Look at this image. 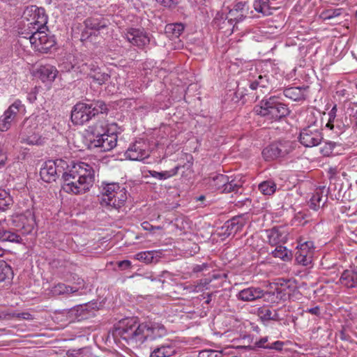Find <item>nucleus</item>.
Returning <instances> with one entry per match:
<instances>
[{
  "mask_svg": "<svg viewBox=\"0 0 357 357\" xmlns=\"http://www.w3.org/2000/svg\"><path fill=\"white\" fill-rule=\"evenodd\" d=\"M62 173V190L67 193L82 195L89 191L95 182L93 167L84 162L74 164L71 168L63 172L56 161L45 162L40 169V176L45 182L55 181Z\"/></svg>",
  "mask_w": 357,
  "mask_h": 357,
  "instance_id": "1",
  "label": "nucleus"
},
{
  "mask_svg": "<svg viewBox=\"0 0 357 357\" xmlns=\"http://www.w3.org/2000/svg\"><path fill=\"white\" fill-rule=\"evenodd\" d=\"M166 333V328L161 323L151 320L139 323L133 317L120 321L115 328L116 335L128 344L141 345L146 340H154Z\"/></svg>",
  "mask_w": 357,
  "mask_h": 357,
  "instance_id": "2",
  "label": "nucleus"
},
{
  "mask_svg": "<svg viewBox=\"0 0 357 357\" xmlns=\"http://www.w3.org/2000/svg\"><path fill=\"white\" fill-rule=\"evenodd\" d=\"M108 111L105 103L102 100L89 103L79 102L71 111V120L74 124L83 125L99 114H106Z\"/></svg>",
  "mask_w": 357,
  "mask_h": 357,
  "instance_id": "3",
  "label": "nucleus"
},
{
  "mask_svg": "<svg viewBox=\"0 0 357 357\" xmlns=\"http://www.w3.org/2000/svg\"><path fill=\"white\" fill-rule=\"evenodd\" d=\"M92 137L90 138L89 148H100V151L106 152L113 149L117 144V135L107 133V124L105 121H99L90 127Z\"/></svg>",
  "mask_w": 357,
  "mask_h": 357,
  "instance_id": "4",
  "label": "nucleus"
},
{
  "mask_svg": "<svg viewBox=\"0 0 357 357\" xmlns=\"http://www.w3.org/2000/svg\"><path fill=\"white\" fill-rule=\"evenodd\" d=\"M261 105L255 107V112L267 121H277L288 116L290 110L287 105L280 101L277 96L263 99Z\"/></svg>",
  "mask_w": 357,
  "mask_h": 357,
  "instance_id": "5",
  "label": "nucleus"
},
{
  "mask_svg": "<svg viewBox=\"0 0 357 357\" xmlns=\"http://www.w3.org/2000/svg\"><path fill=\"white\" fill-rule=\"evenodd\" d=\"M127 199L126 190L116 183L107 184L102 189L100 203L102 206L118 209Z\"/></svg>",
  "mask_w": 357,
  "mask_h": 357,
  "instance_id": "6",
  "label": "nucleus"
},
{
  "mask_svg": "<svg viewBox=\"0 0 357 357\" xmlns=\"http://www.w3.org/2000/svg\"><path fill=\"white\" fill-rule=\"evenodd\" d=\"M294 149L292 142L287 140L278 141L266 146L262 152V156L266 161H273L284 158Z\"/></svg>",
  "mask_w": 357,
  "mask_h": 357,
  "instance_id": "7",
  "label": "nucleus"
},
{
  "mask_svg": "<svg viewBox=\"0 0 357 357\" xmlns=\"http://www.w3.org/2000/svg\"><path fill=\"white\" fill-rule=\"evenodd\" d=\"M22 17L29 22V29L31 31L36 29H45L48 19L45 9L34 5L27 6L24 10Z\"/></svg>",
  "mask_w": 357,
  "mask_h": 357,
  "instance_id": "8",
  "label": "nucleus"
},
{
  "mask_svg": "<svg viewBox=\"0 0 357 357\" xmlns=\"http://www.w3.org/2000/svg\"><path fill=\"white\" fill-rule=\"evenodd\" d=\"M45 29H36L31 31V35L29 37L30 43L35 49L38 50H49L54 44V40L47 36Z\"/></svg>",
  "mask_w": 357,
  "mask_h": 357,
  "instance_id": "9",
  "label": "nucleus"
},
{
  "mask_svg": "<svg viewBox=\"0 0 357 357\" xmlns=\"http://www.w3.org/2000/svg\"><path fill=\"white\" fill-rule=\"evenodd\" d=\"M323 139L321 131L314 126L303 128L299 137L301 144L306 147H312L319 145Z\"/></svg>",
  "mask_w": 357,
  "mask_h": 357,
  "instance_id": "10",
  "label": "nucleus"
},
{
  "mask_svg": "<svg viewBox=\"0 0 357 357\" xmlns=\"http://www.w3.org/2000/svg\"><path fill=\"white\" fill-rule=\"evenodd\" d=\"M314 246L312 241H306L297 246L295 259L298 264L308 266L311 264L314 254Z\"/></svg>",
  "mask_w": 357,
  "mask_h": 357,
  "instance_id": "11",
  "label": "nucleus"
},
{
  "mask_svg": "<svg viewBox=\"0 0 357 357\" xmlns=\"http://www.w3.org/2000/svg\"><path fill=\"white\" fill-rule=\"evenodd\" d=\"M125 155L130 160H143L149 156L148 145L143 140L136 141L130 145Z\"/></svg>",
  "mask_w": 357,
  "mask_h": 357,
  "instance_id": "12",
  "label": "nucleus"
},
{
  "mask_svg": "<svg viewBox=\"0 0 357 357\" xmlns=\"http://www.w3.org/2000/svg\"><path fill=\"white\" fill-rule=\"evenodd\" d=\"M123 37L138 47H142L150 42L149 37L144 29L128 28L124 32Z\"/></svg>",
  "mask_w": 357,
  "mask_h": 357,
  "instance_id": "13",
  "label": "nucleus"
},
{
  "mask_svg": "<svg viewBox=\"0 0 357 357\" xmlns=\"http://www.w3.org/2000/svg\"><path fill=\"white\" fill-rule=\"evenodd\" d=\"M13 222L19 229L23 230L24 234L30 233L36 225L34 215L30 211L15 215L13 219Z\"/></svg>",
  "mask_w": 357,
  "mask_h": 357,
  "instance_id": "14",
  "label": "nucleus"
},
{
  "mask_svg": "<svg viewBox=\"0 0 357 357\" xmlns=\"http://www.w3.org/2000/svg\"><path fill=\"white\" fill-rule=\"evenodd\" d=\"M246 224V220L243 215H237L226 221L221 229L222 235L225 237L234 236L240 231Z\"/></svg>",
  "mask_w": 357,
  "mask_h": 357,
  "instance_id": "15",
  "label": "nucleus"
},
{
  "mask_svg": "<svg viewBox=\"0 0 357 357\" xmlns=\"http://www.w3.org/2000/svg\"><path fill=\"white\" fill-rule=\"evenodd\" d=\"M264 295V290L260 287H249L241 290L236 298L238 301L251 302L261 298Z\"/></svg>",
  "mask_w": 357,
  "mask_h": 357,
  "instance_id": "16",
  "label": "nucleus"
},
{
  "mask_svg": "<svg viewBox=\"0 0 357 357\" xmlns=\"http://www.w3.org/2000/svg\"><path fill=\"white\" fill-rule=\"evenodd\" d=\"M256 314L264 324H266L270 321H279L282 320L278 314V310H273L269 306L264 305L258 307Z\"/></svg>",
  "mask_w": 357,
  "mask_h": 357,
  "instance_id": "17",
  "label": "nucleus"
},
{
  "mask_svg": "<svg viewBox=\"0 0 357 357\" xmlns=\"http://www.w3.org/2000/svg\"><path fill=\"white\" fill-rule=\"evenodd\" d=\"M288 295L285 289L281 287H277L273 291H264V301L272 304H278L281 301H286Z\"/></svg>",
  "mask_w": 357,
  "mask_h": 357,
  "instance_id": "18",
  "label": "nucleus"
},
{
  "mask_svg": "<svg viewBox=\"0 0 357 357\" xmlns=\"http://www.w3.org/2000/svg\"><path fill=\"white\" fill-rule=\"evenodd\" d=\"M59 71L56 67L52 65L40 66L37 71L36 75L43 82H53L58 75Z\"/></svg>",
  "mask_w": 357,
  "mask_h": 357,
  "instance_id": "19",
  "label": "nucleus"
},
{
  "mask_svg": "<svg viewBox=\"0 0 357 357\" xmlns=\"http://www.w3.org/2000/svg\"><path fill=\"white\" fill-rule=\"evenodd\" d=\"M324 189V186L321 188L320 187L317 188L315 192L313 193L308 203L309 207L311 209L317 211L326 204L328 197L327 195H325V197L323 196Z\"/></svg>",
  "mask_w": 357,
  "mask_h": 357,
  "instance_id": "20",
  "label": "nucleus"
},
{
  "mask_svg": "<svg viewBox=\"0 0 357 357\" xmlns=\"http://www.w3.org/2000/svg\"><path fill=\"white\" fill-rule=\"evenodd\" d=\"M266 237L269 244L276 245L278 243H284L286 241L287 235L283 229L273 227L266 230Z\"/></svg>",
  "mask_w": 357,
  "mask_h": 357,
  "instance_id": "21",
  "label": "nucleus"
},
{
  "mask_svg": "<svg viewBox=\"0 0 357 357\" xmlns=\"http://www.w3.org/2000/svg\"><path fill=\"white\" fill-rule=\"evenodd\" d=\"M308 86L290 87L284 90L285 97L294 101H300L306 98V91Z\"/></svg>",
  "mask_w": 357,
  "mask_h": 357,
  "instance_id": "22",
  "label": "nucleus"
},
{
  "mask_svg": "<svg viewBox=\"0 0 357 357\" xmlns=\"http://www.w3.org/2000/svg\"><path fill=\"white\" fill-rule=\"evenodd\" d=\"M228 176L224 174H218L209 178V185L215 190H220L223 192L224 188L227 183Z\"/></svg>",
  "mask_w": 357,
  "mask_h": 357,
  "instance_id": "23",
  "label": "nucleus"
},
{
  "mask_svg": "<svg viewBox=\"0 0 357 357\" xmlns=\"http://www.w3.org/2000/svg\"><path fill=\"white\" fill-rule=\"evenodd\" d=\"M84 23L86 28L100 31L107 26L108 21L102 17H90L86 19Z\"/></svg>",
  "mask_w": 357,
  "mask_h": 357,
  "instance_id": "24",
  "label": "nucleus"
},
{
  "mask_svg": "<svg viewBox=\"0 0 357 357\" xmlns=\"http://www.w3.org/2000/svg\"><path fill=\"white\" fill-rule=\"evenodd\" d=\"M184 30L182 23L168 24L165 26V33L170 39L178 38Z\"/></svg>",
  "mask_w": 357,
  "mask_h": 357,
  "instance_id": "25",
  "label": "nucleus"
},
{
  "mask_svg": "<svg viewBox=\"0 0 357 357\" xmlns=\"http://www.w3.org/2000/svg\"><path fill=\"white\" fill-rule=\"evenodd\" d=\"M253 6L257 13H261L264 16H268L273 13L270 0H255Z\"/></svg>",
  "mask_w": 357,
  "mask_h": 357,
  "instance_id": "26",
  "label": "nucleus"
},
{
  "mask_svg": "<svg viewBox=\"0 0 357 357\" xmlns=\"http://www.w3.org/2000/svg\"><path fill=\"white\" fill-rule=\"evenodd\" d=\"M89 78L92 79L94 83L102 85L110 78V76L109 74L102 72L100 68L96 65L92 70Z\"/></svg>",
  "mask_w": 357,
  "mask_h": 357,
  "instance_id": "27",
  "label": "nucleus"
},
{
  "mask_svg": "<svg viewBox=\"0 0 357 357\" xmlns=\"http://www.w3.org/2000/svg\"><path fill=\"white\" fill-rule=\"evenodd\" d=\"M20 142L25 143L29 145H38L41 144V138L39 135L32 133L29 135V132L26 130V128H24V130L20 134Z\"/></svg>",
  "mask_w": 357,
  "mask_h": 357,
  "instance_id": "28",
  "label": "nucleus"
},
{
  "mask_svg": "<svg viewBox=\"0 0 357 357\" xmlns=\"http://www.w3.org/2000/svg\"><path fill=\"white\" fill-rule=\"evenodd\" d=\"M158 252L155 250L144 251L135 255V259L146 264L156 263L158 261Z\"/></svg>",
  "mask_w": 357,
  "mask_h": 357,
  "instance_id": "29",
  "label": "nucleus"
},
{
  "mask_svg": "<svg viewBox=\"0 0 357 357\" xmlns=\"http://www.w3.org/2000/svg\"><path fill=\"white\" fill-rule=\"evenodd\" d=\"M175 353V349L170 345H162L155 349L150 357H169Z\"/></svg>",
  "mask_w": 357,
  "mask_h": 357,
  "instance_id": "30",
  "label": "nucleus"
},
{
  "mask_svg": "<svg viewBox=\"0 0 357 357\" xmlns=\"http://www.w3.org/2000/svg\"><path fill=\"white\" fill-rule=\"evenodd\" d=\"M78 288L59 283L52 288V292L56 295H70L78 291Z\"/></svg>",
  "mask_w": 357,
  "mask_h": 357,
  "instance_id": "31",
  "label": "nucleus"
},
{
  "mask_svg": "<svg viewBox=\"0 0 357 357\" xmlns=\"http://www.w3.org/2000/svg\"><path fill=\"white\" fill-rule=\"evenodd\" d=\"M179 168V166H176L174 168L169 171H163L161 172H158L155 170H149V173L152 177L155 178H157L158 180H165L173 176L176 175Z\"/></svg>",
  "mask_w": 357,
  "mask_h": 357,
  "instance_id": "32",
  "label": "nucleus"
},
{
  "mask_svg": "<svg viewBox=\"0 0 357 357\" xmlns=\"http://www.w3.org/2000/svg\"><path fill=\"white\" fill-rule=\"evenodd\" d=\"M86 314V308L82 305H79L72 307L68 312L69 317L71 319H77L78 321L85 319Z\"/></svg>",
  "mask_w": 357,
  "mask_h": 357,
  "instance_id": "33",
  "label": "nucleus"
},
{
  "mask_svg": "<svg viewBox=\"0 0 357 357\" xmlns=\"http://www.w3.org/2000/svg\"><path fill=\"white\" fill-rule=\"evenodd\" d=\"M21 236L13 230L0 229V241L20 243Z\"/></svg>",
  "mask_w": 357,
  "mask_h": 357,
  "instance_id": "34",
  "label": "nucleus"
},
{
  "mask_svg": "<svg viewBox=\"0 0 357 357\" xmlns=\"http://www.w3.org/2000/svg\"><path fill=\"white\" fill-rule=\"evenodd\" d=\"M96 66V64L93 61H88L87 62H82L77 65L73 66V68H76L81 74L89 77Z\"/></svg>",
  "mask_w": 357,
  "mask_h": 357,
  "instance_id": "35",
  "label": "nucleus"
},
{
  "mask_svg": "<svg viewBox=\"0 0 357 357\" xmlns=\"http://www.w3.org/2000/svg\"><path fill=\"white\" fill-rule=\"evenodd\" d=\"M269 84V80L266 75H259L257 79L250 82V88L252 90L259 89H267Z\"/></svg>",
  "mask_w": 357,
  "mask_h": 357,
  "instance_id": "36",
  "label": "nucleus"
},
{
  "mask_svg": "<svg viewBox=\"0 0 357 357\" xmlns=\"http://www.w3.org/2000/svg\"><path fill=\"white\" fill-rule=\"evenodd\" d=\"M13 275L11 267L5 261H0V282L12 279Z\"/></svg>",
  "mask_w": 357,
  "mask_h": 357,
  "instance_id": "37",
  "label": "nucleus"
},
{
  "mask_svg": "<svg viewBox=\"0 0 357 357\" xmlns=\"http://www.w3.org/2000/svg\"><path fill=\"white\" fill-rule=\"evenodd\" d=\"M259 190L265 195H271L276 190V184L272 180L265 181L259 185Z\"/></svg>",
  "mask_w": 357,
  "mask_h": 357,
  "instance_id": "38",
  "label": "nucleus"
},
{
  "mask_svg": "<svg viewBox=\"0 0 357 357\" xmlns=\"http://www.w3.org/2000/svg\"><path fill=\"white\" fill-rule=\"evenodd\" d=\"M343 13L342 8H331L323 11L320 17L324 21L334 20L339 17Z\"/></svg>",
  "mask_w": 357,
  "mask_h": 357,
  "instance_id": "39",
  "label": "nucleus"
},
{
  "mask_svg": "<svg viewBox=\"0 0 357 357\" xmlns=\"http://www.w3.org/2000/svg\"><path fill=\"white\" fill-rule=\"evenodd\" d=\"M274 257L280 258L283 261H289L291 258V255L289 250L284 246L279 245L272 252Z\"/></svg>",
  "mask_w": 357,
  "mask_h": 357,
  "instance_id": "40",
  "label": "nucleus"
},
{
  "mask_svg": "<svg viewBox=\"0 0 357 357\" xmlns=\"http://www.w3.org/2000/svg\"><path fill=\"white\" fill-rule=\"evenodd\" d=\"M23 109L24 105L22 102L20 100H16L4 112L15 119L17 114Z\"/></svg>",
  "mask_w": 357,
  "mask_h": 357,
  "instance_id": "41",
  "label": "nucleus"
},
{
  "mask_svg": "<svg viewBox=\"0 0 357 357\" xmlns=\"http://www.w3.org/2000/svg\"><path fill=\"white\" fill-rule=\"evenodd\" d=\"M12 203L13 199L9 193L4 190H0V211L6 210Z\"/></svg>",
  "mask_w": 357,
  "mask_h": 357,
  "instance_id": "42",
  "label": "nucleus"
},
{
  "mask_svg": "<svg viewBox=\"0 0 357 357\" xmlns=\"http://www.w3.org/2000/svg\"><path fill=\"white\" fill-rule=\"evenodd\" d=\"M15 119L4 112L0 117V131H7L10 128L11 123Z\"/></svg>",
  "mask_w": 357,
  "mask_h": 357,
  "instance_id": "43",
  "label": "nucleus"
},
{
  "mask_svg": "<svg viewBox=\"0 0 357 357\" xmlns=\"http://www.w3.org/2000/svg\"><path fill=\"white\" fill-rule=\"evenodd\" d=\"M242 184L240 181H236L235 179H232L229 181L228 178L227 183L226 186L224 188L223 192L228 193L231 192H238V189L241 188Z\"/></svg>",
  "mask_w": 357,
  "mask_h": 357,
  "instance_id": "44",
  "label": "nucleus"
},
{
  "mask_svg": "<svg viewBox=\"0 0 357 357\" xmlns=\"http://www.w3.org/2000/svg\"><path fill=\"white\" fill-rule=\"evenodd\" d=\"M245 15H243L240 12L236 10L234 8L229 10L228 14L227 15L226 20H228V22L231 23L232 22H238L242 21L245 18Z\"/></svg>",
  "mask_w": 357,
  "mask_h": 357,
  "instance_id": "45",
  "label": "nucleus"
},
{
  "mask_svg": "<svg viewBox=\"0 0 357 357\" xmlns=\"http://www.w3.org/2000/svg\"><path fill=\"white\" fill-rule=\"evenodd\" d=\"M67 355L69 357H89V351L86 347L70 349L67 351Z\"/></svg>",
  "mask_w": 357,
  "mask_h": 357,
  "instance_id": "46",
  "label": "nucleus"
},
{
  "mask_svg": "<svg viewBox=\"0 0 357 357\" xmlns=\"http://www.w3.org/2000/svg\"><path fill=\"white\" fill-rule=\"evenodd\" d=\"M233 8L246 16L248 11V1L236 0Z\"/></svg>",
  "mask_w": 357,
  "mask_h": 357,
  "instance_id": "47",
  "label": "nucleus"
},
{
  "mask_svg": "<svg viewBox=\"0 0 357 357\" xmlns=\"http://www.w3.org/2000/svg\"><path fill=\"white\" fill-rule=\"evenodd\" d=\"M335 146V143L332 142H325L324 145L321 147L320 152L322 153L324 156H328L330 155L334 148Z\"/></svg>",
  "mask_w": 357,
  "mask_h": 357,
  "instance_id": "48",
  "label": "nucleus"
},
{
  "mask_svg": "<svg viewBox=\"0 0 357 357\" xmlns=\"http://www.w3.org/2000/svg\"><path fill=\"white\" fill-rule=\"evenodd\" d=\"M199 357H222V353L212 349H206L199 351Z\"/></svg>",
  "mask_w": 357,
  "mask_h": 357,
  "instance_id": "49",
  "label": "nucleus"
},
{
  "mask_svg": "<svg viewBox=\"0 0 357 357\" xmlns=\"http://www.w3.org/2000/svg\"><path fill=\"white\" fill-rule=\"evenodd\" d=\"M12 319L17 318L19 319H24V320H32L33 319V316L29 312H22V313H13L12 312Z\"/></svg>",
  "mask_w": 357,
  "mask_h": 357,
  "instance_id": "50",
  "label": "nucleus"
},
{
  "mask_svg": "<svg viewBox=\"0 0 357 357\" xmlns=\"http://www.w3.org/2000/svg\"><path fill=\"white\" fill-rule=\"evenodd\" d=\"M268 340V337L267 336L261 337L255 342V345L258 348L266 349V347L269 346V344L267 343Z\"/></svg>",
  "mask_w": 357,
  "mask_h": 357,
  "instance_id": "51",
  "label": "nucleus"
},
{
  "mask_svg": "<svg viewBox=\"0 0 357 357\" xmlns=\"http://www.w3.org/2000/svg\"><path fill=\"white\" fill-rule=\"evenodd\" d=\"M284 346V342L280 340H277L272 344H269L268 347H266V349H274L276 351H281Z\"/></svg>",
  "mask_w": 357,
  "mask_h": 357,
  "instance_id": "52",
  "label": "nucleus"
},
{
  "mask_svg": "<svg viewBox=\"0 0 357 357\" xmlns=\"http://www.w3.org/2000/svg\"><path fill=\"white\" fill-rule=\"evenodd\" d=\"M118 267L121 270H126L130 268L132 263L129 260H123L117 262Z\"/></svg>",
  "mask_w": 357,
  "mask_h": 357,
  "instance_id": "53",
  "label": "nucleus"
},
{
  "mask_svg": "<svg viewBox=\"0 0 357 357\" xmlns=\"http://www.w3.org/2000/svg\"><path fill=\"white\" fill-rule=\"evenodd\" d=\"M156 1L165 7L172 8L176 5L175 0H156Z\"/></svg>",
  "mask_w": 357,
  "mask_h": 357,
  "instance_id": "54",
  "label": "nucleus"
},
{
  "mask_svg": "<svg viewBox=\"0 0 357 357\" xmlns=\"http://www.w3.org/2000/svg\"><path fill=\"white\" fill-rule=\"evenodd\" d=\"M208 267V265L206 263H203L202 264H196L192 268V271L194 273H199L206 269Z\"/></svg>",
  "mask_w": 357,
  "mask_h": 357,
  "instance_id": "55",
  "label": "nucleus"
},
{
  "mask_svg": "<svg viewBox=\"0 0 357 357\" xmlns=\"http://www.w3.org/2000/svg\"><path fill=\"white\" fill-rule=\"evenodd\" d=\"M12 312L8 311H0V320H9L12 319Z\"/></svg>",
  "mask_w": 357,
  "mask_h": 357,
  "instance_id": "56",
  "label": "nucleus"
},
{
  "mask_svg": "<svg viewBox=\"0 0 357 357\" xmlns=\"http://www.w3.org/2000/svg\"><path fill=\"white\" fill-rule=\"evenodd\" d=\"M305 312H308L311 314L318 316V317L320 316V314H321L320 308L319 306H315L314 307L308 308L305 310Z\"/></svg>",
  "mask_w": 357,
  "mask_h": 357,
  "instance_id": "57",
  "label": "nucleus"
},
{
  "mask_svg": "<svg viewBox=\"0 0 357 357\" xmlns=\"http://www.w3.org/2000/svg\"><path fill=\"white\" fill-rule=\"evenodd\" d=\"M142 226L145 230H151L153 229V227L148 222H144L142 224Z\"/></svg>",
  "mask_w": 357,
  "mask_h": 357,
  "instance_id": "58",
  "label": "nucleus"
},
{
  "mask_svg": "<svg viewBox=\"0 0 357 357\" xmlns=\"http://www.w3.org/2000/svg\"><path fill=\"white\" fill-rule=\"evenodd\" d=\"M146 278L151 280V281H155L159 280L161 281L160 278H158L157 277H155L152 273L150 275H147L145 276Z\"/></svg>",
  "mask_w": 357,
  "mask_h": 357,
  "instance_id": "59",
  "label": "nucleus"
},
{
  "mask_svg": "<svg viewBox=\"0 0 357 357\" xmlns=\"http://www.w3.org/2000/svg\"><path fill=\"white\" fill-rule=\"evenodd\" d=\"M5 160H6L5 155L0 150V165H3L4 164Z\"/></svg>",
  "mask_w": 357,
  "mask_h": 357,
  "instance_id": "60",
  "label": "nucleus"
},
{
  "mask_svg": "<svg viewBox=\"0 0 357 357\" xmlns=\"http://www.w3.org/2000/svg\"><path fill=\"white\" fill-rule=\"evenodd\" d=\"M213 293H210V294H207V298L205 301V303L206 304H210L211 302V300H212V296H213Z\"/></svg>",
  "mask_w": 357,
  "mask_h": 357,
  "instance_id": "61",
  "label": "nucleus"
},
{
  "mask_svg": "<svg viewBox=\"0 0 357 357\" xmlns=\"http://www.w3.org/2000/svg\"><path fill=\"white\" fill-rule=\"evenodd\" d=\"M331 116H330V119H329V121L326 124V127L329 128L331 130H332L333 128V121L331 120V114H330Z\"/></svg>",
  "mask_w": 357,
  "mask_h": 357,
  "instance_id": "62",
  "label": "nucleus"
},
{
  "mask_svg": "<svg viewBox=\"0 0 357 357\" xmlns=\"http://www.w3.org/2000/svg\"><path fill=\"white\" fill-rule=\"evenodd\" d=\"M352 123L354 127L357 128V116H354L352 119Z\"/></svg>",
  "mask_w": 357,
  "mask_h": 357,
  "instance_id": "63",
  "label": "nucleus"
},
{
  "mask_svg": "<svg viewBox=\"0 0 357 357\" xmlns=\"http://www.w3.org/2000/svg\"><path fill=\"white\" fill-rule=\"evenodd\" d=\"M205 199V196L201 195L199 197H197V200L202 201Z\"/></svg>",
  "mask_w": 357,
  "mask_h": 357,
  "instance_id": "64",
  "label": "nucleus"
}]
</instances>
